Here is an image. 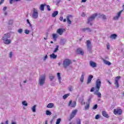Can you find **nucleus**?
Listing matches in <instances>:
<instances>
[{"instance_id":"obj_22","label":"nucleus","mask_w":124,"mask_h":124,"mask_svg":"<svg viewBox=\"0 0 124 124\" xmlns=\"http://www.w3.org/2000/svg\"><path fill=\"white\" fill-rule=\"evenodd\" d=\"M57 57H58V55H55V53H52L50 55V59H53L54 60H56V59H57Z\"/></svg>"},{"instance_id":"obj_48","label":"nucleus","mask_w":124,"mask_h":124,"mask_svg":"<svg viewBox=\"0 0 124 124\" xmlns=\"http://www.w3.org/2000/svg\"><path fill=\"white\" fill-rule=\"evenodd\" d=\"M101 16L102 17L103 19H104V20H105L106 19V16L105 15H101Z\"/></svg>"},{"instance_id":"obj_4","label":"nucleus","mask_w":124,"mask_h":124,"mask_svg":"<svg viewBox=\"0 0 124 124\" xmlns=\"http://www.w3.org/2000/svg\"><path fill=\"white\" fill-rule=\"evenodd\" d=\"M70 64H71V60L68 59H65L63 62V66L64 68H66Z\"/></svg>"},{"instance_id":"obj_2","label":"nucleus","mask_w":124,"mask_h":124,"mask_svg":"<svg viewBox=\"0 0 124 124\" xmlns=\"http://www.w3.org/2000/svg\"><path fill=\"white\" fill-rule=\"evenodd\" d=\"M11 34L10 33H7L2 36V40H3V43L6 45H9L11 43V40L8 38H10Z\"/></svg>"},{"instance_id":"obj_21","label":"nucleus","mask_w":124,"mask_h":124,"mask_svg":"<svg viewBox=\"0 0 124 124\" xmlns=\"http://www.w3.org/2000/svg\"><path fill=\"white\" fill-rule=\"evenodd\" d=\"M46 3L44 4H41L39 8L40 10H41V11H44V7L46 6Z\"/></svg>"},{"instance_id":"obj_6","label":"nucleus","mask_w":124,"mask_h":124,"mask_svg":"<svg viewBox=\"0 0 124 124\" xmlns=\"http://www.w3.org/2000/svg\"><path fill=\"white\" fill-rule=\"evenodd\" d=\"M45 76L40 77L39 79L40 86H43L45 83Z\"/></svg>"},{"instance_id":"obj_45","label":"nucleus","mask_w":124,"mask_h":124,"mask_svg":"<svg viewBox=\"0 0 124 124\" xmlns=\"http://www.w3.org/2000/svg\"><path fill=\"white\" fill-rule=\"evenodd\" d=\"M90 108V105L87 104L85 107V110H88Z\"/></svg>"},{"instance_id":"obj_12","label":"nucleus","mask_w":124,"mask_h":124,"mask_svg":"<svg viewBox=\"0 0 124 124\" xmlns=\"http://www.w3.org/2000/svg\"><path fill=\"white\" fill-rule=\"evenodd\" d=\"M123 12V10L120 11L119 12L117 13V15L113 17V20H119V18L121 17V15Z\"/></svg>"},{"instance_id":"obj_10","label":"nucleus","mask_w":124,"mask_h":124,"mask_svg":"<svg viewBox=\"0 0 124 124\" xmlns=\"http://www.w3.org/2000/svg\"><path fill=\"white\" fill-rule=\"evenodd\" d=\"M86 45L87 47V49L88 50V51H89V52H91V51H92V44L91 43V41L89 40H87L86 41Z\"/></svg>"},{"instance_id":"obj_25","label":"nucleus","mask_w":124,"mask_h":124,"mask_svg":"<svg viewBox=\"0 0 124 124\" xmlns=\"http://www.w3.org/2000/svg\"><path fill=\"white\" fill-rule=\"evenodd\" d=\"M21 1V0H10L9 2L10 4H13V2H18Z\"/></svg>"},{"instance_id":"obj_19","label":"nucleus","mask_w":124,"mask_h":124,"mask_svg":"<svg viewBox=\"0 0 124 124\" xmlns=\"http://www.w3.org/2000/svg\"><path fill=\"white\" fill-rule=\"evenodd\" d=\"M70 18H72V16L69 15L67 16V22L69 25L71 24V21H70Z\"/></svg>"},{"instance_id":"obj_3","label":"nucleus","mask_w":124,"mask_h":124,"mask_svg":"<svg viewBox=\"0 0 124 124\" xmlns=\"http://www.w3.org/2000/svg\"><path fill=\"white\" fill-rule=\"evenodd\" d=\"M32 18L33 19H37L38 18V10L35 8L32 9Z\"/></svg>"},{"instance_id":"obj_8","label":"nucleus","mask_w":124,"mask_h":124,"mask_svg":"<svg viewBox=\"0 0 124 124\" xmlns=\"http://www.w3.org/2000/svg\"><path fill=\"white\" fill-rule=\"evenodd\" d=\"M114 115H122L123 111L121 108L114 109L113 110Z\"/></svg>"},{"instance_id":"obj_38","label":"nucleus","mask_w":124,"mask_h":124,"mask_svg":"<svg viewBox=\"0 0 124 124\" xmlns=\"http://www.w3.org/2000/svg\"><path fill=\"white\" fill-rule=\"evenodd\" d=\"M17 32H18V33H20V34H22V32H23V29H19L17 30Z\"/></svg>"},{"instance_id":"obj_46","label":"nucleus","mask_w":124,"mask_h":124,"mask_svg":"<svg viewBox=\"0 0 124 124\" xmlns=\"http://www.w3.org/2000/svg\"><path fill=\"white\" fill-rule=\"evenodd\" d=\"M46 8H47V10H48V11H51V9L50 8V5H47Z\"/></svg>"},{"instance_id":"obj_57","label":"nucleus","mask_w":124,"mask_h":124,"mask_svg":"<svg viewBox=\"0 0 124 124\" xmlns=\"http://www.w3.org/2000/svg\"><path fill=\"white\" fill-rule=\"evenodd\" d=\"M60 21H62V20H63V17L61 16L60 17Z\"/></svg>"},{"instance_id":"obj_51","label":"nucleus","mask_w":124,"mask_h":124,"mask_svg":"<svg viewBox=\"0 0 124 124\" xmlns=\"http://www.w3.org/2000/svg\"><path fill=\"white\" fill-rule=\"evenodd\" d=\"M88 32H91L92 31V30L89 28H87V30Z\"/></svg>"},{"instance_id":"obj_16","label":"nucleus","mask_w":124,"mask_h":124,"mask_svg":"<svg viewBox=\"0 0 124 124\" xmlns=\"http://www.w3.org/2000/svg\"><path fill=\"white\" fill-rule=\"evenodd\" d=\"M89 64L91 67L93 68L94 67H96V63L94 62L93 61H90L89 62Z\"/></svg>"},{"instance_id":"obj_32","label":"nucleus","mask_w":124,"mask_h":124,"mask_svg":"<svg viewBox=\"0 0 124 124\" xmlns=\"http://www.w3.org/2000/svg\"><path fill=\"white\" fill-rule=\"evenodd\" d=\"M59 51V46H56V47L55 48L54 50L53 51V53H57Z\"/></svg>"},{"instance_id":"obj_37","label":"nucleus","mask_w":124,"mask_h":124,"mask_svg":"<svg viewBox=\"0 0 124 124\" xmlns=\"http://www.w3.org/2000/svg\"><path fill=\"white\" fill-rule=\"evenodd\" d=\"M69 96V94H65L63 96V99H66Z\"/></svg>"},{"instance_id":"obj_29","label":"nucleus","mask_w":124,"mask_h":124,"mask_svg":"<svg viewBox=\"0 0 124 124\" xmlns=\"http://www.w3.org/2000/svg\"><path fill=\"white\" fill-rule=\"evenodd\" d=\"M117 34H112L110 35V38H111V39H116V37H117Z\"/></svg>"},{"instance_id":"obj_34","label":"nucleus","mask_w":124,"mask_h":124,"mask_svg":"<svg viewBox=\"0 0 124 124\" xmlns=\"http://www.w3.org/2000/svg\"><path fill=\"white\" fill-rule=\"evenodd\" d=\"M8 24L9 26H12V25L13 24V20L11 19V20H9Z\"/></svg>"},{"instance_id":"obj_56","label":"nucleus","mask_w":124,"mask_h":124,"mask_svg":"<svg viewBox=\"0 0 124 124\" xmlns=\"http://www.w3.org/2000/svg\"><path fill=\"white\" fill-rule=\"evenodd\" d=\"M3 1H4V0H0V4H2V3H3Z\"/></svg>"},{"instance_id":"obj_54","label":"nucleus","mask_w":124,"mask_h":124,"mask_svg":"<svg viewBox=\"0 0 124 124\" xmlns=\"http://www.w3.org/2000/svg\"><path fill=\"white\" fill-rule=\"evenodd\" d=\"M87 30V28L82 29V31H86Z\"/></svg>"},{"instance_id":"obj_61","label":"nucleus","mask_w":124,"mask_h":124,"mask_svg":"<svg viewBox=\"0 0 124 124\" xmlns=\"http://www.w3.org/2000/svg\"><path fill=\"white\" fill-rule=\"evenodd\" d=\"M4 15H5V16H6L7 15V12H4Z\"/></svg>"},{"instance_id":"obj_42","label":"nucleus","mask_w":124,"mask_h":124,"mask_svg":"<svg viewBox=\"0 0 124 124\" xmlns=\"http://www.w3.org/2000/svg\"><path fill=\"white\" fill-rule=\"evenodd\" d=\"M12 56H13V52H10L9 54V57L10 58V59H11V58H12Z\"/></svg>"},{"instance_id":"obj_17","label":"nucleus","mask_w":124,"mask_h":124,"mask_svg":"<svg viewBox=\"0 0 124 124\" xmlns=\"http://www.w3.org/2000/svg\"><path fill=\"white\" fill-rule=\"evenodd\" d=\"M102 115L103 116V117H105V118H107V119H108V118L110 117V116H109V115L106 111H102Z\"/></svg>"},{"instance_id":"obj_13","label":"nucleus","mask_w":124,"mask_h":124,"mask_svg":"<svg viewBox=\"0 0 124 124\" xmlns=\"http://www.w3.org/2000/svg\"><path fill=\"white\" fill-rule=\"evenodd\" d=\"M76 53L78 55H81L82 56H83V55H84V52H83V50H82V48H78L76 50Z\"/></svg>"},{"instance_id":"obj_14","label":"nucleus","mask_w":124,"mask_h":124,"mask_svg":"<svg viewBox=\"0 0 124 124\" xmlns=\"http://www.w3.org/2000/svg\"><path fill=\"white\" fill-rule=\"evenodd\" d=\"M93 76L90 75L89 76L87 79V85H89V84H91L92 82V80L93 79Z\"/></svg>"},{"instance_id":"obj_52","label":"nucleus","mask_w":124,"mask_h":124,"mask_svg":"<svg viewBox=\"0 0 124 124\" xmlns=\"http://www.w3.org/2000/svg\"><path fill=\"white\" fill-rule=\"evenodd\" d=\"M47 58H48V56L46 55L44 58V61H46L47 59Z\"/></svg>"},{"instance_id":"obj_7","label":"nucleus","mask_w":124,"mask_h":124,"mask_svg":"<svg viewBox=\"0 0 124 124\" xmlns=\"http://www.w3.org/2000/svg\"><path fill=\"white\" fill-rule=\"evenodd\" d=\"M78 111V110H77V109H75L72 111L70 116L69 121H71V120H72V119H73V118L76 116Z\"/></svg>"},{"instance_id":"obj_40","label":"nucleus","mask_w":124,"mask_h":124,"mask_svg":"<svg viewBox=\"0 0 124 124\" xmlns=\"http://www.w3.org/2000/svg\"><path fill=\"white\" fill-rule=\"evenodd\" d=\"M80 101V103L81 105H83V103H84V99L83 98H81L79 99Z\"/></svg>"},{"instance_id":"obj_35","label":"nucleus","mask_w":124,"mask_h":124,"mask_svg":"<svg viewBox=\"0 0 124 124\" xmlns=\"http://www.w3.org/2000/svg\"><path fill=\"white\" fill-rule=\"evenodd\" d=\"M61 122H62V119L61 118H58L56 121V124H60Z\"/></svg>"},{"instance_id":"obj_24","label":"nucleus","mask_w":124,"mask_h":124,"mask_svg":"<svg viewBox=\"0 0 124 124\" xmlns=\"http://www.w3.org/2000/svg\"><path fill=\"white\" fill-rule=\"evenodd\" d=\"M58 14H59V12L58 11H55L52 13V17H55L57 15H58Z\"/></svg>"},{"instance_id":"obj_50","label":"nucleus","mask_w":124,"mask_h":124,"mask_svg":"<svg viewBox=\"0 0 124 124\" xmlns=\"http://www.w3.org/2000/svg\"><path fill=\"white\" fill-rule=\"evenodd\" d=\"M107 48L108 50H110V45H107Z\"/></svg>"},{"instance_id":"obj_60","label":"nucleus","mask_w":124,"mask_h":124,"mask_svg":"<svg viewBox=\"0 0 124 124\" xmlns=\"http://www.w3.org/2000/svg\"><path fill=\"white\" fill-rule=\"evenodd\" d=\"M86 1H87V0H81L82 2H86Z\"/></svg>"},{"instance_id":"obj_33","label":"nucleus","mask_w":124,"mask_h":124,"mask_svg":"<svg viewBox=\"0 0 124 124\" xmlns=\"http://www.w3.org/2000/svg\"><path fill=\"white\" fill-rule=\"evenodd\" d=\"M22 105H23L24 106H28V103H27L26 101H23L22 102Z\"/></svg>"},{"instance_id":"obj_49","label":"nucleus","mask_w":124,"mask_h":124,"mask_svg":"<svg viewBox=\"0 0 124 124\" xmlns=\"http://www.w3.org/2000/svg\"><path fill=\"white\" fill-rule=\"evenodd\" d=\"M6 9H7V7H6V6L4 7L3 8V11H6Z\"/></svg>"},{"instance_id":"obj_55","label":"nucleus","mask_w":124,"mask_h":124,"mask_svg":"<svg viewBox=\"0 0 124 124\" xmlns=\"http://www.w3.org/2000/svg\"><path fill=\"white\" fill-rule=\"evenodd\" d=\"M85 16H86V15H85V13H82L81 14V16H82V17H85Z\"/></svg>"},{"instance_id":"obj_20","label":"nucleus","mask_w":124,"mask_h":124,"mask_svg":"<svg viewBox=\"0 0 124 124\" xmlns=\"http://www.w3.org/2000/svg\"><path fill=\"white\" fill-rule=\"evenodd\" d=\"M84 77H85V72H82L81 77L80 78V81L81 83H83V82H84Z\"/></svg>"},{"instance_id":"obj_27","label":"nucleus","mask_w":124,"mask_h":124,"mask_svg":"<svg viewBox=\"0 0 124 124\" xmlns=\"http://www.w3.org/2000/svg\"><path fill=\"white\" fill-rule=\"evenodd\" d=\"M46 107L47 108H52V107H54V104L50 103L47 105Z\"/></svg>"},{"instance_id":"obj_9","label":"nucleus","mask_w":124,"mask_h":124,"mask_svg":"<svg viewBox=\"0 0 124 124\" xmlns=\"http://www.w3.org/2000/svg\"><path fill=\"white\" fill-rule=\"evenodd\" d=\"M120 79H121V77L120 76H118L115 78L114 84L116 87V89H118L119 87V80Z\"/></svg>"},{"instance_id":"obj_1","label":"nucleus","mask_w":124,"mask_h":124,"mask_svg":"<svg viewBox=\"0 0 124 124\" xmlns=\"http://www.w3.org/2000/svg\"><path fill=\"white\" fill-rule=\"evenodd\" d=\"M100 87H101V80L100 79H97L96 80L95 86V87H92L90 90L91 93L94 92V94L97 95L98 98H101V93L99 92V90H100ZM94 90L95 91H94Z\"/></svg>"},{"instance_id":"obj_43","label":"nucleus","mask_w":124,"mask_h":124,"mask_svg":"<svg viewBox=\"0 0 124 124\" xmlns=\"http://www.w3.org/2000/svg\"><path fill=\"white\" fill-rule=\"evenodd\" d=\"M54 78H55V77H54L53 76H49V79H50V81H53V80Z\"/></svg>"},{"instance_id":"obj_15","label":"nucleus","mask_w":124,"mask_h":124,"mask_svg":"<svg viewBox=\"0 0 124 124\" xmlns=\"http://www.w3.org/2000/svg\"><path fill=\"white\" fill-rule=\"evenodd\" d=\"M71 105V107L74 108L76 107V102L74 101L72 102V101H70L69 103L68 106H70Z\"/></svg>"},{"instance_id":"obj_5","label":"nucleus","mask_w":124,"mask_h":124,"mask_svg":"<svg viewBox=\"0 0 124 124\" xmlns=\"http://www.w3.org/2000/svg\"><path fill=\"white\" fill-rule=\"evenodd\" d=\"M96 16H97V13H95L93 15H92L89 18H88V24H90V25L91 26H93V24H92V23H91V22H92V21H93V20H94V18L96 17Z\"/></svg>"},{"instance_id":"obj_53","label":"nucleus","mask_w":124,"mask_h":124,"mask_svg":"<svg viewBox=\"0 0 124 124\" xmlns=\"http://www.w3.org/2000/svg\"><path fill=\"white\" fill-rule=\"evenodd\" d=\"M77 124H81V121L80 120H78L77 121Z\"/></svg>"},{"instance_id":"obj_58","label":"nucleus","mask_w":124,"mask_h":124,"mask_svg":"<svg viewBox=\"0 0 124 124\" xmlns=\"http://www.w3.org/2000/svg\"><path fill=\"white\" fill-rule=\"evenodd\" d=\"M91 99H92V98L91 97H89L88 99V102H90V101H91Z\"/></svg>"},{"instance_id":"obj_62","label":"nucleus","mask_w":124,"mask_h":124,"mask_svg":"<svg viewBox=\"0 0 124 124\" xmlns=\"http://www.w3.org/2000/svg\"><path fill=\"white\" fill-rule=\"evenodd\" d=\"M63 22L64 23H65V22H66V19H64L63 20Z\"/></svg>"},{"instance_id":"obj_36","label":"nucleus","mask_w":124,"mask_h":124,"mask_svg":"<svg viewBox=\"0 0 124 124\" xmlns=\"http://www.w3.org/2000/svg\"><path fill=\"white\" fill-rule=\"evenodd\" d=\"M52 37L53 39H57L58 38V34H53Z\"/></svg>"},{"instance_id":"obj_30","label":"nucleus","mask_w":124,"mask_h":124,"mask_svg":"<svg viewBox=\"0 0 124 124\" xmlns=\"http://www.w3.org/2000/svg\"><path fill=\"white\" fill-rule=\"evenodd\" d=\"M46 113L47 116H51L52 115V112L48 110H46Z\"/></svg>"},{"instance_id":"obj_18","label":"nucleus","mask_w":124,"mask_h":124,"mask_svg":"<svg viewBox=\"0 0 124 124\" xmlns=\"http://www.w3.org/2000/svg\"><path fill=\"white\" fill-rule=\"evenodd\" d=\"M66 43V39H61L60 40V45H64Z\"/></svg>"},{"instance_id":"obj_64","label":"nucleus","mask_w":124,"mask_h":124,"mask_svg":"<svg viewBox=\"0 0 124 124\" xmlns=\"http://www.w3.org/2000/svg\"><path fill=\"white\" fill-rule=\"evenodd\" d=\"M58 65H61V62H58Z\"/></svg>"},{"instance_id":"obj_11","label":"nucleus","mask_w":124,"mask_h":124,"mask_svg":"<svg viewBox=\"0 0 124 124\" xmlns=\"http://www.w3.org/2000/svg\"><path fill=\"white\" fill-rule=\"evenodd\" d=\"M64 31H65V29L62 28H60L57 31V32L58 33V34H60V35H62V34L63 32H64Z\"/></svg>"},{"instance_id":"obj_59","label":"nucleus","mask_w":124,"mask_h":124,"mask_svg":"<svg viewBox=\"0 0 124 124\" xmlns=\"http://www.w3.org/2000/svg\"><path fill=\"white\" fill-rule=\"evenodd\" d=\"M107 82H108V84H109V85H112V83H111V82H110V81L108 80Z\"/></svg>"},{"instance_id":"obj_26","label":"nucleus","mask_w":124,"mask_h":124,"mask_svg":"<svg viewBox=\"0 0 124 124\" xmlns=\"http://www.w3.org/2000/svg\"><path fill=\"white\" fill-rule=\"evenodd\" d=\"M103 62L104 63H105V64H107V65H111V64H112L111 62L108 61L107 60H104Z\"/></svg>"},{"instance_id":"obj_23","label":"nucleus","mask_w":124,"mask_h":124,"mask_svg":"<svg viewBox=\"0 0 124 124\" xmlns=\"http://www.w3.org/2000/svg\"><path fill=\"white\" fill-rule=\"evenodd\" d=\"M57 77L58 78L59 84H61L62 83V81H61L62 78L61 77V73H57Z\"/></svg>"},{"instance_id":"obj_63","label":"nucleus","mask_w":124,"mask_h":124,"mask_svg":"<svg viewBox=\"0 0 124 124\" xmlns=\"http://www.w3.org/2000/svg\"><path fill=\"white\" fill-rule=\"evenodd\" d=\"M12 124H17L16 122H12Z\"/></svg>"},{"instance_id":"obj_28","label":"nucleus","mask_w":124,"mask_h":124,"mask_svg":"<svg viewBox=\"0 0 124 124\" xmlns=\"http://www.w3.org/2000/svg\"><path fill=\"white\" fill-rule=\"evenodd\" d=\"M36 105H34L32 108H31V110L33 113H35L36 112Z\"/></svg>"},{"instance_id":"obj_41","label":"nucleus","mask_w":124,"mask_h":124,"mask_svg":"<svg viewBox=\"0 0 124 124\" xmlns=\"http://www.w3.org/2000/svg\"><path fill=\"white\" fill-rule=\"evenodd\" d=\"M93 110H95V109H97V105L95 104L94 105L93 107Z\"/></svg>"},{"instance_id":"obj_44","label":"nucleus","mask_w":124,"mask_h":124,"mask_svg":"<svg viewBox=\"0 0 124 124\" xmlns=\"http://www.w3.org/2000/svg\"><path fill=\"white\" fill-rule=\"evenodd\" d=\"M99 118H100V116L99 115H96L95 116V120H98V119H99Z\"/></svg>"},{"instance_id":"obj_47","label":"nucleus","mask_w":124,"mask_h":124,"mask_svg":"<svg viewBox=\"0 0 124 124\" xmlns=\"http://www.w3.org/2000/svg\"><path fill=\"white\" fill-rule=\"evenodd\" d=\"M25 33H26V34H29V33H30V31L28 30H25Z\"/></svg>"},{"instance_id":"obj_39","label":"nucleus","mask_w":124,"mask_h":124,"mask_svg":"<svg viewBox=\"0 0 124 124\" xmlns=\"http://www.w3.org/2000/svg\"><path fill=\"white\" fill-rule=\"evenodd\" d=\"M68 89H69V91L70 92H72V91H73V87L72 86H70L68 87Z\"/></svg>"},{"instance_id":"obj_31","label":"nucleus","mask_w":124,"mask_h":124,"mask_svg":"<svg viewBox=\"0 0 124 124\" xmlns=\"http://www.w3.org/2000/svg\"><path fill=\"white\" fill-rule=\"evenodd\" d=\"M26 21H27V24H29V27H30V28H31V29H32V25H31V22H30V20L27 19Z\"/></svg>"}]
</instances>
